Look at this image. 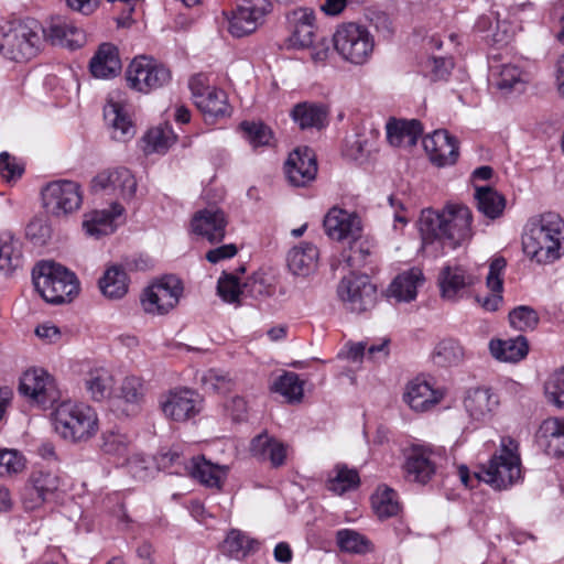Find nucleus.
I'll use <instances>...</instances> for the list:
<instances>
[{
  "instance_id": "1",
  "label": "nucleus",
  "mask_w": 564,
  "mask_h": 564,
  "mask_svg": "<svg viewBox=\"0 0 564 564\" xmlns=\"http://www.w3.org/2000/svg\"><path fill=\"white\" fill-rule=\"evenodd\" d=\"M471 224L473 212L464 204L448 203L441 212L424 209L419 219L422 245L441 241L455 249L473 238Z\"/></svg>"
},
{
  "instance_id": "2",
  "label": "nucleus",
  "mask_w": 564,
  "mask_h": 564,
  "mask_svg": "<svg viewBox=\"0 0 564 564\" xmlns=\"http://www.w3.org/2000/svg\"><path fill=\"white\" fill-rule=\"evenodd\" d=\"M524 254L538 264L557 261L564 254V220L560 215L545 213L531 218L522 235Z\"/></svg>"
},
{
  "instance_id": "3",
  "label": "nucleus",
  "mask_w": 564,
  "mask_h": 564,
  "mask_svg": "<svg viewBox=\"0 0 564 564\" xmlns=\"http://www.w3.org/2000/svg\"><path fill=\"white\" fill-rule=\"evenodd\" d=\"M55 432L72 443H86L99 431L98 414L88 404L63 401L52 412Z\"/></svg>"
},
{
  "instance_id": "4",
  "label": "nucleus",
  "mask_w": 564,
  "mask_h": 564,
  "mask_svg": "<svg viewBox=\"0 0 564 564\" xmlns=\"http://www.w3.org/2000/svg\"><path fill=\"white\" fill-rule=\"evenodd\" d=\"M42 26L35 20L11 21L0 29V52L13 62L35 57L42 43Z\"/></svg>"
},
{
  "instance_id": "5",
  "label": "nucleus",
  "mask_w": 564,
  "mask_h": 564,
  "mask_svg": "<svg viewBox=\"0 0 564 564\" xmlns=\"http://www.w3.org/2000/svg\"><path fill=\"white\" fill-rule=\"evenodd\" d=\"M476 476L497 490L517 484L522 477L519 444L509 436L501 437L499 449Z\"/></svg>"
},
{
  "instance_id": "6",
  "label": "nucleus",
  "mask_w": 564,
  "mask_h": 564,
  "mask_svg": "<svg viewBox=\"0 0 564 564\" xmlns=\"http://www.w3.org/2000/svg\"><path fill=\"white\" fill-rule=\"evenodd\" d=\"M32 276L35 290L47 303L70 302L79 291L75 274L53 261L40 262Z\"/></svg>"
},
{
  "instance_id": "7",
  "label": "nucleus",
  "mask_w": 564,
  "mask_h": 564,
  "mask_svg": "<svg viewBox=\"0 0 564 564\" xmlns=\"http://www.w3.org/2000/svg\"><path fill=\"white\" fill-rule=\"evenodd\" d=\"M334 46L347 62L362 65L369 61L375 48V39L366 25L347 22L336 29Z\"/></svg>"
},
{
  "instance_id": "8",
  "label": "nucleus",
  "mask_w": 564,
  "mask_h": 564,
  "mask_svg": "<svg viewBox=\"0 0 564 564\" xmlns=\"http://www.w3.org/2000/svg\"><path fill=\"white\" fill-rule=\"evenodd\" d=\"M127 86L140 94H150L172 80L167 66L153 57L140 55L134 57L126 69Z\"/></svg>"
},
{
  "instance_id": "9",
  "label": "nucleus",
  "mask_w": 564,
  "mask_h": 564,
  "mask_svg": "<svg viewBox=\"0 0 564 564\" xmlns=\"http://www.w3.org/2000/svg\"><path fill=\"white\" fill-rule=\"evenodd\" d=\"M182 293L181 280L174 275H165L143 291L141 305L147 313L165 314L177 305Z\"/></svg>"
},
{
  "instance_id": "10",
  "label": "nucleus",
  "mask_w": 564,
  "mask_h": 564,
  "mask_svg": "<svg viewBox=\"0 0 564 564\" xmlns=\"http://www.w3.org/2000/svg\"><path fill=\"white\" fill-rule=\"evenodd\" d=\"M196 107L205 118H218L229 115L227 95L224 90L209 85V77L205 74L194 75L188 83Z\"/></svg>"
},
{
  "instance_id": "11",
  "label": "nucleus",
  "mask_w": 564,
  "mask_h": 564,
  "mask_svg": "<svg viewBox=\"0 0 564 564\" xmlns=\"http://www.w3.org/2000/svg\"><path fill=\"white\" fill-rule=\"evenodd\" d=\"M445 459V451L426 445L413 446L409 452L404 473L408 480L425 485L436 473L442 460Z\"/></svg>"
},
{
  "instance_id": "12",
  "label": "nucleus",
  "mask_w": 564,
  "mask_h": 564,
  "mask_svg": "<svg viewBox=\"0 0 564 564\" xmlns=\"http://www.w3.org/2000/svg\"><path fill=\"white\" fill-rule=\"evenodd\" d=\"M337 293L347 307L356 313L372 308L377 301V289L365 274L343 278Z\"/></svg>"
},
{
  "instance_id": "13",
  "label": "nucleus",
  "mask_w": 564,
  "mask_h": 564,
  "mask_svg": "<svg viewBox=\"0 0 564 564\" xmlns=\"http://www.w3.org/2000/svg\"><path fill=\"white\" fill-rule=\"evenodd\" d=\"M43 200L46 209L55 216L70 214L82 205L80 186L67 180L53 182L45 187Z\"/></svg>"
},
{
  "instance_id": "14",
  "label": "nucleus",
  "mask_w": 564,
  "mask_h": 564,
  "mask_svg": "<svg viewBox=\"0 0 564 564\" xmlns=\"http://www.w3.org/2000/svg\"><path fill=\"white\" fill-rule=\"evenodd\" d=\"M271 11L269 0H243L232 10L229 18V32L236 37L253 33Z\"/></svg>"
},
{
  "instance_id": "15",
  "label": "nucleus",
  "mask_w": 564,
  "mask_h": 564,
  "mask_svg": "<svg viewBox=\"0 0 564 564\" xmlns=\"http://www.w3.org/2000/svg\"><path fill=\"white\" fill-rule=\"evenodd\" d=\"M200 397L187 388L169 391L160 401L164 415L173 421L183 422L195 416L200 408Z\"/></svg>"
},
{
  "instance_id": "16",
  "label": "nucleus",
  "mask_w": 564,
  "mask_h": 564,
  "mask_svg": "<svg viewBox=\"0 0 564 564\" xmlns=\"http://www.w3.org/2000/svg\"><path fill=\"white\" fill-rule=\"evenodd\" d=\"M91 189L104 191L123 200L131 199L137 191V181L126 167L102 171L91 181Z\"/></svg>"
},
{
  "instance_id": "17",
  "label": "nucleus",
  "mask_w": 564,
  "mask_h": 564,
  "mask_svg": "<svg viewBox=\"0 0 564 564\" xmlns=\"http://www.w3.org/2000/svg\"><path fill=\"white\" fill-rule=\"evenodd\" d=\"M423 147L431 162L437 167L455 164L459 155L457 139L446 130H435L426 135Z\"/></svg>"
},
{
  "instance_id": "18",
  "label": "nucleus",
  "mask_w": 564,
  "mask_h": 564,
  "mask_svg": "<svg viewBox=\"0 0 564 564\" xmlns=\"http://www.w3.org/2000/svg\"><path fill=\"white\" fill-rule=\"evenodd\" d=\"M288 181L294 186H305L317 174V163L314 152L305 147L297 148L289 154L284 164Z\"/></svg>"
},
{
  "instance_id": "19",
  "label": "nucleus",
  "mask_w": 564,
  "mask_h": 564,
  "mask_svg": "<svg viewBox=\"0 0 564 564\" xmlns=\"http://www.w3.org/2000/svg\"><path fill=\"white\" fill-rule=\"evenodd\" d=\"M228 225L225 213L218 208H205L194 214L191 221L192 232L210 243L223 241Z\"/></svg>"
},
{
  "instance_id": "20",
  "label": "nucleus",
  "mask_w": 564,
  "mask_h": 564,
  "mask_svg": "<svg viewBox=\"0 0 564 564\" xmlns=\"http://www.w3.org/2000/svg\"><path fill=\"white\" fill-rule=\"evenodd\" d=\"M20 392L42 404L53 402L57 398L54 379L42 368L30 369L23 373Z\"/></svg>"
},
{
  "instance_id": "21",
  "label": "nucleus",
  "mask_w": 564,
  "mask_h": 564,
  "mask_svg": "<svg viewBox=\"0 0 564 564\" xmlns=\"http://www.w3.org/2000/svg\"><path fill=\"white\" fill-rule=\"evenodd\" d=\"M30 482L23 503L26 509L33 510L53 497L59 488L61 479L54 471L37 469L32 473Z\"/></svg>"
},
{
  "instance_id": "22",
  "label": "nucleus",
  "mask_w": 564,
  "mask_h": 564,
  "mask_svg": "<svg viewBox=\"0 0 564 564\" xmlns=\"http://www.w3.org/2000/svg\"><path fill=\"white\" fill-rule=\"evenodd\" d=\"M104 117L113 128L116 139L126 140L134 134V127L129 113V105L121 91L110 94L107 105L104 108Z\"/></svg>"
},
{
  "instance_id": "23",
  "label": "nucleus",
  "mask_w": 564,
  "mask_h": 564,
  "mask_svg": "<svg viewBox=\"0 0 564 564\" xmlns=\"http://www.w3.org/2000/svg\"><path fill=\"white\" fill-rule=\"evenodd\" d=\"M41 34L53 45L75 50L84 45L86 35L72 21L63 17L52 18L46 28H42Z\"/></svg>"
},
{
  "instance_id": "24",
  "label": "nucleus",
  "mask_w": 564,
  "mask_h": 564,
  "mask_svg": "<svg viewBox=\"0 0 564 564\" xmlns=\"http://www.w3.org/2000/svg\"><path fill=\"white\" fill-rule=\"evenodd\" d=\"M442 389L421 378L408 382L403 393V401L415 412H427L435 408L444 398Z\"/></svg>"
},
{
  "instance_id": "25",
  "label": "nucleus",
  "mask_w": 564,
  "mask_h": 564,
  "mask_svg": "<svg viewBox=\"0 0 564 564\" xmlns=\"http://www.w3.org/2000/svg\"><path fill=\"white\" fill-rule=\"evenodd\" d=\"M324 229L327 236L334 240H356L360 236L361 225L356 214L333 207L324 218Z\"/></svg>"
},
{
  "instance_id": "26",
  "label": "nucleus",
  "mask_w": 564,
  "mask_h": 564,
  "mask_svg": "<svg viewBox=\"0 0 564 564\" xmlns=\"http://www.w3.org/2000/svg\"><path fill=\"white\" fill-rule=\"evenodd\" d=\"M477 281L478 276L468 269L462 265H447L443 268L438 278L441 295L445 300L456 301Z\"/></svg>"
},
{
  "instance_id": "27",
  "label": "nucleus",
  "mask_w": 564,
  "mask_h": 564,
  "mask_svg": "<svg viewBox=\"0 0 564 564\" xmlns=\"http://www.w3.org/2000/svg\"><path fill=\"white\" fill-rule=\"evenodd\" d=\"M250 454L260 462H269L274 468L286 462L288 446L267 431L256 435L250 442Z\"/></svg>"
},
{
  "instance_id": "28",
  "label": "nucleus",
  "mask_w": 564,
  "mask_h": 564,
  "mask_svg": "<svg viewBox=\"0 0 564 564\" xmlns=\"http://www.w3.org/2000/svg\"><path fill=\"white\" fill-rule=\"evenodd\" d=\"M124 208L119 203H113L110 209L94 210L85 215L83 228L90 237L99 238L112 234L117 226L118 219L122 218Z\"/></svg>"
},
{
  "instance_id": "29",
  "label": "nucleus",
  "mask_w": 564,
  "mask_h": 564,
  "mask_svg": "<svg viewBox=\"0 0 564 564\" xmlns=\"http://www.w3.org/2000/svg\"><path fill=\"white\" fill-rule=\"evenodd\" d=\"M499 401L490 389L474 388L469 389L464 399V406L470 419L485 422L491 417Z\"/></svg>"
},
{
  "instance_id": "30",
  "label": "nucleus",
  "mask_w": 564,
  "mask_h": 564,
  "mask_svg": "<svg viewBox=\"0 0 564 564\" xmlns=\"http://www.w3.org/2000/svg\"><path fill=\"white\" fill-rule=\"evenodd\" d=\"M121 59L118 48L111 43H102L89 63L94 77L108 79L117 76L121 70Z\"/></svg>"
},
{
  "instance_id": "31",
  "label": "nucleus",
  "mask_w": 564,
  "mask_h": 564,
  "mask_svg": "<svg viewBox=\"0 0 564 564\" xmlns=\"http://www.w3.org/2000/svg\"><path fill=\"white\" fill-rule=\"evenodd\" d=\"M538 442L547 455H564V417L545 419L538 431Z\"/></svg>"
},
{
  "instance_id": "32",
  "label": "nucleus",
  "mask_w": 564,
  "mask_h": 564,
  "mask_svg": "<svg viewBox=\"0 0 564 564\" xmlns=\"http://www.w3.org/2000/svg\"><path fill=\"white\" fill-rule=\"evenodd\" d=\"M424 280L421 269L411 268L394 278L389 286V294L399 302L413 301L416 297L417 289L423 285Z\"/></svg>"
},
{
  "instance_id": "33",
  "label": "nucleus",
  "mask_w": 564,
  "mask_h": 564,
  "mask_svg": "<svg viewBox=\"0 0 564 564\" xmlns=\"http://www.w3.org/2000/svg\"><path fill=\"white\" fill-rule=\"evenodd\" d=\"M327 109L322 104L303 101L291 110V118L300 129H322L327 123Z\"/></svg>"
},
{
  "instance_id": "34",
  "label": "nucleus",
  "mask_w": 564,
  "mask_h": 564,
  "mask_svg": "<svg viewBox=\"0 0 564 564\" xmlns=\"http://www.w3.org/2000/svg\"><path fill=\"white\" fill-rule=\"evenodd\" d=\"M423 133L419 120H394L387 124V138L394 147H413Z\"/></svg>"
},
{
  "instance_id": "35",
  "label": "nucleus",
  "mask_w": 564,
  "mask_h": 564,
  "mask_svg": "<svg viewBox=\"0 0 564 564\" xmlns=\"http://www.w3.org/2000/svg\"><path fill=\"white\" fill-rule=\"evenodd\" d=\"M489 351L499 361L518 362L528 355L529 346L523 336L509 339H491Z\"/></svg>"
},
{
  "instance_id": "36",
  "label": "nucleus",
  "mask_w": 564,
  "mask_h": 564,
  "mask_svg": "<svg viewBox=\"0 0 564 564\" xmlns=\"http://www.w3.org/2000/svg\"><path fill=\"white\" fill-rule=\"evenodd\" d=\"M318 260L317 248L308 242H303L292 248L288 253V267L295 275L306 276L312 273Z\"/></svg>"
},
{
  "instance_id": "37",
  "label": "nucleus",
  "mask_w": 564,
  "mask_h": 564,
  "mask_svg": "<svg viewBox=\"0 0 564 564\" xmlns=\"http://www.w3.org/2000/svg\"><path fill=\"white\" fill-rule=\"evenodd\" d=\"M475 200L477 210L487 219L495 220L503 215L506 198L490 186H476Z\"/></svg>"
},
{
  "instance_id": "38",
  "label": "nucleus",
  "mask_w": 564,
  "mask_h": 564,
  "mask_svg": "<svg viewBox=\"0 0 564 564\" xmlns=\"http://www.w3.org/2000/svg\"><path fill=\"white\" fill-rule=\"evenodd\" d=\"M145 388L141 378L126 377L119 388L117 401L123 404L122 412L131 415L138 412L144 400Z\"/></svg>"
},
{
  "instance_id": "39",
  "label": "nucleus",
  "mask_w": 564,
  "mask_h": 564,
  "mask_svg": "<svg viewBox=\"0 0 564 564\" xmlns=\"http://www.w3.org/2000/svg\"><path fill=\"white\" fill-rule=\"evenodd\" d=\"M184 470H189L193 478L197 479L205 486L219 488L223 478L226 476V469L219 465H215L204 457H194L189 466H185Z\"/></svg>"
},
{
  "instance_id": "40",
  "label": "nucleus",
  "mask_w": 564,
  "mask_h": 564,
  "mask_svg": "<svg viewBox=\"0 0 564 564\" xmlns=\"http://www.w3.org/2000/svg\"><path fill=\"white\" fill-rule=\"evenodd\" d=\"M129 288V280L126 271L119 265L108 268L99 280L101 293L111 300L123 297Z\"/></svg>"
},
{
  "instance_id": "41",
  "label": "nucleus",
  "mask_w": 564,
  "mask_h": 564,
  "mask_svg": "<svg viewBox=\"0 0 564 564\" xmlns=\"http://www.w3.org/2000/svg\"><path fill=\"white\" fill-rule=\"evenodd\" d=\"M22 245L11 234L0 235V271L6 274L12 273L22 265Z\"/></svg>"
},
{
  "instance_id": "42",
  "label": "nucleus",
  "mask_w": 564,
  "mask_h": 564,
  "mask_svg": "<svg viewBox=\"0 0 564 564\" xmlns=\"http://www.w3.org/2000/svg\"><path fill=\"white\" fill-rule=\"evenodd\" d=\"M494 76L496 77L497 88L505 91H522L530 82L529 73L514 64L501 65L498 72L494 73Z\"/></svg>"
},
{
  "instance_id": "43",
  "label": "nucleus",
  "mask_w": 564,
  "mask_h": 564,
  "mask_svg": "<svg viewBox=\"0 0 564 564\" xmlns=\"http://www.w3.org/2000/svg\"><path fill=\"white\" fill-rule=\"evenodd\" d=\"M465 349L462 344L454 338L441 340L433 350V361L441 367L457 366L465 359Z\"/></svg>"
},
{
  "instance_id": "44",
  "label": "nucleus",
  "mask_w": 564,
  "mask_h": 564,
  "mask_svg": "<svg viewBox=\"0 0 564 564\" xmlns=\"http://www.w3.org/2000/svg\"><path fill=\"white\" fill-rule=\"evenodd\" d=\"M371 501L373 511L380 519L394 517L401 510L397 491L386 485L377 488Z\"/></svg>"
},
{
  "instance_id": "45",
  "label": "nucleus",
  "mask_w": 564,
  "mask_h": 564,
  "mask_svg": "<svg viewBox=\"0 0 564 564\" xmlns=\"http://www.w3.org/2000/svg\"><path fill=\"white\" fill-rule=\"evenodd\" d=\"M314 14L312 11L302 10L294 30L289 39L290 44L294 47H308L314 41L315 26H314Z\"/></svg>"
},
{
  "instance_id": "46",
  "label": "nucleus",
  "mask_w": 564,
  "mask_h": 564,
  "mask_svg": "<svg viewBox=\"0 0 564 564\" xmlns=\"http://www.w3.org/2000/svg\"><path fill=\"white\" fill-rule=\"evenodd\" d=\"M85 384L91 399L101 401L110 395L113 380L108 370L99 368L88 373Z\"/></svg>"
},
{
  "instance_id": "47",
  "label": "nucleus",
  "mask_w": 564,
  "mask_h": 564,
  "mask_svg": "<svg viewBox=\"0 0 564 564\" xmlns=\"http://www.w3.org/2000/svg\"><path fill=\"white\" fill-rule=\"evenodd\" d=\"M336 543L340 551L354 554H365L371 551V542L361 533L351 529L336 532Z\"/></svg>"
},
{
  "instance_id": "48",
  "label": "nucleus",
  "mask_w": 564,
  "mask_h": 564,
  "mask_svg": "<svg viewBox=\"0 0 564 564\" xmlns=\"http://www.w3.org/2000/svg\"><path fill=\"white\" fill-rule=\"evenodd\" d=\"M144 140L147 151L165 153L176 142V134L170 124L164 123L150 129Z\"/></svg>"
},
{
  "instance_id": "49",
  "label": "nucleus",
  "mask_w": 564,
  "mask_h": 564,
  "mask_svg": "<svg viewBox=\"0 0 564 564\" xmlns=\"http://www.w3.org/2000/svg\"><path fill=\"white\" fill-rule=\"evenodd\" d=\"M100 449L107 454L118 458H124L129 454L131 440L127 434L116 430L102 432L100 437Z\"/></svg>"
},
{
  "instance_id": "50",
  "label": "nucleus",
  "mask_w": 564,
  "mask_h": 564,
  "mask_svg": "<svg viewBox=\"0 0 564 564\" xmlns=\"http://www.w3.org/2000/svg\"><path fill=\"white\" fill-rule=\"evenodd\" d=\"M243 138L252 148L269 147L273 141V132L261 121H242L239 126Z\"/></svg>"
},
{
  "instance_id": "51",
  "label": "nucleus",
  "mask_w": 564,
  "mask_h": 564,
  "mask_svg": "<svg viewBox=\"0 0 564 564\" xmlns=\"http://www.w3.org/2000/svg\"><path fill=\"white\" fill-rule=\"evenodd\" d=\"M334 473L335 475L329 477L327 484L330 491L343 495L359 486L360 478L356 469H349L346 466H336Z\"/></svg>"
},
{
  "instance_id": "52",
  "label": "nucleus",
  "mask_w": 564,
  "mask_h": 564,
  "mask_svg": "<svg viewBox=\"0 0 564 564\" xmlns=\"http://www.w3.org/2000/svg\"><path fill=\"white\" fill-rule=\"evenodd\" d=\"M272 390L283 395L288 401H299L303 397V384L294 372H285L273 383Z\"/></svg>"
},
{
  "instance_id": "53",
  "label": "nucleus",
  "mask_w": 564,
  "mask_h": 564,
  "mask_svg": "<svg viewBox=\"0 0 564 564\" xmlns=\"http://www.w3.org/2000/svg\"><path fill=\"white\" fill-rule=\"evenodd\" d=\"M540 322L538 312L528 305H520L514 307L509 313V323L511 327L520 332L533 330Z\"/></svg>"
},
{
  "instance_id": "54",
  "label": "nucleus",
  "mask_w": 564,
  "mask_h": 564,
  "mask_svg": "<svg viewBox=\"0 0 564 564\" xmlns=\"http://www.w3.org/2000/svg\"><path fill=\"white\" fill-rule=\"evenodd\" d=\"M544 394L549 403L564 409V367L550 375L544 384Z\"/></svg>"
},
{
  "instance_id": "55",
  "label": "nucleus",
  "mask_w": 564,
  "mask_h": 564,
  "mask_svg": "<svg viewBox=\"0 0 564 564\" xmlns=\"http://www.w3.org/2000/svg\"><path fill=\"white\" fill-rule=\"evenodd\" d=\"M25 468V459L15 449H0V477L12 476Z\"/></svg>"
},
{
  "instance_id": "56",
  "label": "nucleus",
  "mask_w": 564,
  "mask_h": 564,
  "mask_svg": "<svg viewBox=\"0 0 564 564\" xmlns=\"http://www.w3.org/2000/svg\"><path fill=\"white\" fill-rule=\"evenodd\" d=\"M128 473L135 479L145 480L152 474V459L142 454H133L124 457Z\"/></svg>"
},
{
  "instance_id": "57",
  "label": "nucleus",
  "mask_w": 564,
  "mask_h": 564,
  "mask_svg": "<svg viewBox=\"0 0 564 564\" xmlns=\"http://www.w3.org/2000/svg\"><path fill=\"white\" fill-rule=\"evenodd\" d=\"M371 142L361 134H355L346 140L344 154L358 162H362L371 152Z\"/></svg>"
},
{
  "instance_id": "58",
  "label": "nucleus",
  "mask_w": 564,
  "mask_h": 564,
  "mask_svg": "<svg viewBox=\"0 0 564 564\" xmlns=\"http://www.w3.org/2000/svg\"><path fill=\"white\" fill-rule=\"evenodd\" d=\"M155 463L159 469L170 470L171 474H181L185 467L181 453L175 448L161 451L155 456Z\"/></svg>"
},
{
  "instance_id": "59",
  "label": "nucleus",
  "mask_w": 564,
  "mask_h": 564,
  "mask_svg": "<svg viewBox=\"0 0 564 564\" xmlns=\"http://www.w3.org/2000/svg\"><path fill=\"white\" fill-rule=\"evenodd\" d=\"M225 549L234 557L246 556L251 550V541L239 531H231L225 540Z\"/></svg>"
},
{
  "instance_id": "60",
  "label": "nucleus",
  "mask_w": 564,
  "mask_h": 564,
  "mask_svg": "<svg viewBox=\"0 0 564 564\" xmlns=\"http://www.w3.org/2000/svg\"><path fill=\"white\" fill-rule=\"evenodd\" d=\"M452 58L429 57L424 63V70L430 73L433 80L445 79L453 68Z\"/></svg>"
},
{
  "instance_id": "61",
  "label": "nucleus",
  "mask_w": 564,
  "mask_h": 564,
  "mask_svg": "<svg viewBox=\"0 0 564 564\" xmlns=\"http://www.w3.org/2000/svg\"><path fill=\"white\" fill-rule=\"evenodd\" d=\"M506 265L507 261L502 257H497L490 262L489 272L487 275V285L492 292H502V274L506 269Z\"/></svg>"
},
{
  "instance_id": "62",
  "label": "nucleus",
  "mask_w": 564,
  "mask_h": 564,
  "mask_svg": "<svg viewBox=\"0 0 564 564\" xmlns=\"http://www.w3.org/2000/svg\"><path fill=\"white\" fill-rule=\"evenodd\" d=\"M203 381L206 389L216 391L218 393L229 392L234 387V382L228 377V375L220 373L216 370L207 371Z\"/></svg>"
},
{
  "instance_id": "63",
  "label": "nucleus",
  "mask_w": 564,
  "mask_h": 564,
  "mask_svg": "<svg viewBox=\"0 0 564 564\" xmlns=\"http://www.w3.org/2000/svg\"><path fill=\"white\" fill-rule=\"evenodd\" d=\"M217 291L219 296L228 303L238 301L241 293L239 281L234 275H225L224 278H220Z\"/></svg>"
},
{
  "instance_id": "64",
  "label": "nucleus",
  "mask_w": 564,
  "mask_h": 564,
  "mask_svg": "<svg viewBox=\"0 0 564 564\" xmlns=\"http://www.w3.org/2000/svg\"><path fill=\"white\" fill-rule=\"evenodd\" d=\"M24 169L17 161L14 156H11L8 152L0 153V174L7 182L19 178Z\"/></svg>"
}]
</instances>
